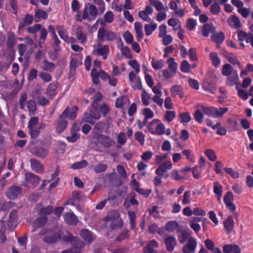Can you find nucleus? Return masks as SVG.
<instances>
[{"label": "nucleus", "instance_id": "obj_1", "mask_svg": "<svg viewBox=\"0 0 253 253\" xmlns=\"http://www.w3.org/2000/svg\"><path fill=\"white\" fill-rule=\"evenodd\" d=\"M78 110V107L77 106H73L71 109L69 107H66L57 121L56 130L57 132H62L67 127L68 122L64 118H67L70 120H74L76 118Z\"/></svg>", "mask_w": 253, "mask_h": 253}, {"label": "nucleus", "instance_id": "obj_2", "mask_svg": "<svg viewBox=\"0 0 253 253\" xmlns=\"http://www.w3.org/2000/svg\"><path fill=\"white\" fill-rule=\"evenodd\" d=\"M39 235L44 236L42 241L49 244H54L61 238L60 233L55 232L47 228L42 229Z\"/></svg>", "mask_w": 253, "mask_h": 253}, {"label": "nucleus", "instance_id": "obj_3", "mask_svg": "<svg viewBox=\"0 0 253 253\" xmlns=\"http://www.w3.org/2000/svg\"><path fill=\"white\" fill-rule=\"evenodd\" d=\"M101 114L99 111V107L88 108V112L84 113L82 121L91 125H94L96 120L100 119Z\"/></svg>", "mask_w": 253, "mask_h": 253}, {"label": "nucleus", "instance_id": "obj_4", "mask_svg": "<svg viewBox=\"0 0 253 253\" xmlns=\"http://www.w3.org/2000/svg\"><path fill=\"white\" fill-rule=\"evenodd\" d=\"M97 9L95 5L90 3H87L85 4L84 8L83 10L82 17L84 19H87L88 21L94 19L97 15Z\"/></svg>", "mask_w": 253, "mask_h": 253}, {"label": "nucleus", "instance_id": "obj_5", "mask_svg": "<svg viewBox=\"0 0 253 253\" xmlns=\"http://www.w3.org/2000/svg\"><path fill=\"white\" fill-rule=\"evenodd\" d=\"M116 33L104 27L99 29L97 34L98 39L101 41H113L117 38Z\"/></svg>", "mask_w": 253, "mask_h": 253}, {"label": "nucleus", "instance_id": "obj_6", "mask_svg": "<svg viewBox=\"0 0 253 253\" xmlns=\"http://www.w3.org/2000/svg\"><path fill=\"white\" fill-rule=\"evenodd\" d=\"M25 186L31 185L33 188L36 187L41 180L40 177L38 175L31 172L26 173L25 174Z\"/></svg>", "mask_w": 253, "mask_h": 253}, {"label": "nucleus", "instance_id": "obj_7", "mask_svg": "<svg viewBox=\"0 0 253 253\" xmlns=\"http://www.w3.org/2000/svg\"><path fill=\"white\" fill-rule=\"evenodd\" d=\"M22 192V188L19 186L12 185L5 192L6 196L10 200L15 199Z\"/></svg>", "mask_w": 253, "mask_h": 253}, {"label": "nucleus", "instance_id": "obj_8", "mask_svg": "<svg viewBox=\"0 0 253 253\" xmlns=\"http://www.w3.org/2000/svg\"><path fill=\"white\" fill-rule=\"evenodd\" d=\"M197 245V242L195 238H189L187 243L182 248V253H195Z\"/></svg>", "mask_w": 253, "mask_h": 253}, {"label": "nucleus", "instance_id": "obj_9", "mask_svg": "<svg viewBox=\"0 0 253 253\" xmlns=\"http://www.w3.org/2000/svg\"><path fill=\"white\" fill-rule=\"evenodd\" d=\"M72 248L64 250L62 253H81L82 249L84 247V244L83 242L79 240L71 244Z\"/></svg>", "mask_w": 253, "mask_h": 253}, {"label": "nucleus", "instance_id": "obj_10", "mask_svg": "<svg viewBox=\"0 0 253 253\" xmlns=\"http://www.w3.org/2000/svg\"><path fill=\"white\" fill-rule=\"evenodd\" d=\"M97 143L105 147H110L114 143V141L110 137L103 134H99L96 137Z\"/></svg>", "mask_w": 253, "mask_h": 253}, {"label": "nucleus", "instance_id": "obj_11", "mask_svg": "<svg viewBox=\"0 0 253 253\" xmlns=\"http://www.w3.org/2000/svg\"><path fill=\"white\" fill-rule=\"evenodd\" d=\"M119 214L117 211L110 212L108 215L105 217L104 220L106 221L108 223L111 222L110 226L112 229L115 228L117 226V223L119 221Z\"/></svg>", "mask_w": 253, "mask_h": 253}, {"label": "nucleus", "instance_id": "obj_12", "mask_svg": "<svg viewBox=\"0 0 253 253\" xmlns=\"http://www.w3.org/2000/svg\"><path fill=\"white\" fill-rule=\"evenodd\" d=\"M31 152L36 156L43 159L48 155V150L46 148L34 147L31 150Z\"/></svg>", "mask_w": 253, "mask_h": 253}, {"label": "nucleus", "instance_id": "obj_13", "mask_svg": "<svg viewBox=\"0 0 253 253\" xmlns=\"http://www.w3.org/2000/svg\"><path fill=\"white\" fill-rule=\"evenodd\" d=\"M164 243L166 245L167 250L170 252H172L177 244L176 240L175 237L169 236L164 240Z\"/></svg>", "mask_w": 253, "mask_h": 253}, {"label": "nucleus", "instance_id": "obj_14", "mask_svg": "<svg viewBox=\"0 0 253 253\" xmlns=\"http://www.w3.org/2000/svg\"><path fill=\"white\" fill-rule=\"evenodd\" d=\"M30 162L32 170L39 173H42L43 172L44 169L43 166L39 161L32 158L30 159Z\"/></svg>", "mask_w": 253, "mask_h": 253}, {"label": "nucleus", "instance_id": "obj_15", "mask_svg": "<svg viewBox=\"0 0 253 253\" xmlns=\"http://www.w3.org/2000/svg\"><path fill=\"white\" fill-rule=\"evenodd\" d=\"M80 235L83 240L88 244H90L95 238L94 235L88 229H82L80 231Z\"/></svg>", "mask_w": 253, "mask_h": 253}, {"label": "nucleus", "instance_id": "obj_16", "mask_svg": "<svg viewBox=\"0 0 253 253\" xmlns=\"http://www.w3.org/2000/svg\"><path fill=\"white\" fill-rule=\"evenodd\" d=\"M227 80L226 84L230 86H233L234 85H239L240 84L239 78L237 71H234L233 74L227 76Z\"/></svg>", "mask_w": 253, "mask_h": 253}, {"label": "nucleus", "instance_id": "obj_17", "mask_svg": "<svg viewBox=\"0 0 253 253\" xmlns=\"http://www.w3.org/2000/svg\"><path fill=\"white\" fill-rule=\"evenodd\" d=\"M17 212L15 210L12 211L9 216L7 221L8 227L11 229H14L17 226Z\"/></svg>", "mask_w": 253, "mask_h": 253}, {"label": "nucleus", "instance_id": "obj_18", "mask_svg": "<svg viewBox=\"0 0 253 253\" xmlns=\"http://www.w3.org/2000/svg\"><path fill=\"white\" fill-rule=\"evenodd\" d=\"M65 222L70 225H76L78 222L77 216L73 212H66L64 214Z\"/></svg>", "mask_w": 253, "mask_h": 253}, {"label": "nucleus", "instance_id": "obj_19", "mask_svg": "<svg viewBox=\"0 0 253 253\" xmlns=\"http://www.w3.org/2000/svg\"><path fill=\"white\" fill-rule=\"evenodd\" d=\"M58 34L60 37L67 42H70L71 41L75 40L73 38H69L66 34V30L62 26H57L56 27Z\"/></svg>", "mask_w": 253, "mask_h": 253}, {"label": "nucleus", "instance_id": "obj_20", "mask_svg": "<svg viewBox=\"0 0 253 253\" xmlns=\"http://www.w3.org/2000/svg\"><path fill=\"white\" fill-rule=\"evenodd\" d=\"M172 168V163L171 161H168L164 163H162L159 165V175L160 173H165L166 177L168 176V174L166 172L168 170L171 169Z\"/></svg>", "mask_w": 253, "mask_h": 253}, {"label": "nucleus", "instance_id": "obj_21", "mask_svg": "<svg viewBox=\"0 0 253 253\" xmlns=\"http://www.w3.org/2000/svg\"><path fill=\"white\" fill-rule=\"evenodd\" d=\"M157 242L155 240L150 241L147 244V246L143 250L144 253H157L155 250L158 247Z\"/></svg>", "mask_w": 253, "mask_h": 253}, {"label": "nucleus", "instance_id": "obj_22", "mask_svg": "<svg viewBox=\"0 0 253 253\" xmlns=\"http://www.w3.org/2000/svg\"><path fill=\"white\" fill-rule=\"evenodd\" d=\"M47 221V218L46 216H42L38 218L33 223V226L34 227V229L32 230V232H35L36 229L39 228L44 225Z\"/></svg>", "mask_w": 253, "mask_h": 253}, {"label": "nucleus", "instance_id": "obj_23", "mask_svg": "<svg viewBox=\"0 0 253 253\" xmlns=\"http://www.w3.org/2000/svg\"><path fill=\"white\" fill-rule=\"evenodd\" d=\"M215 28L213 24L211 23L205 24L202 28V35L204 37H208L210 33H214Z\"/></svg>", "mask_w": 253, "mask_h": 253}, {"label": "nucleus", "instance_id": "obj_24", "mask_svg": "<svg viewBox=\"0 0 253 253\" xmlns=\"http://www.w3.org/2000/svg\"><path fill=\"white\" fill-rule=\"evenodd\" d=\"M223 251L224 253H240L239 247L236 245H226L223 246Z\"/></svg>", "mask_w": 253, "mask_h": 253}, {"label": "nucleus", "instance_id": "obj_25", "mask_svg": "<svg viewBox=\"0 0 253 253\" xmlns=\"http://www.w3.org/2000/svg\"><path fill=\"white\" fill-rule=\"evenodd\" d=\"M97 52L99 55L103 56V59H106L109 52V46L107 45H103L101 44H98Z\"/></svg>", "mask_w": 253, "mask_h": 253}, {"label": "nucleus", "instance_id": "obj_26", "mask_svg": "<svg viewBox=\"0 0 253 253\" xmlns=\"http://www.w3.org/2000/svg\"><path fill=\"white\" fill-rule=\"evenodd\" d=\"M134 29L136 34V38L138 42L141 40L143 37V33L142 31V24L138 22H136L134 24Z\"/></svg>", "mask_w": 253, "mask_h": 253}, {"label": "nucleus", "instance_id": "obj_27", "mask_svg": "<svg viewBox=\"0 0 253 253\" xmlns=\"http://www.w3.org/2000/svg\"><path fill=\"white\" fill-rule=\"evenodd\" d=\"M229 25L234 28L237 29L241 27V24L239 18L236 16L233 15L227 20Z\"/></svg>", "mask_w": 253, "mask_h": 253}, {"label": "nucleus", "instance_id": "obj_28", "mask_svg": "<svg viewBox=\"0 0 253 253\" xmlns=\"http://www.w3.org/2000/svg\"><path fill=\"white\" fill-rule=\"evenodd\" d=\"M40 67L44 71L52 72L55 69L56 66L54 63L43 60L42 62Z\"/></svg>", "mask_w": 253, "mask_h": 253}, {"label": "nucleus", "instance_id": "obj_29", "mask_svg": "<svg viewBox=\"0 0 253 253\" xmlns=\"http://www.w3.org/2000/svg\"><path fill=\"white\" fill-rule=\"evenodd\" d=\"M147 128L152 134H158V120L155 119L151 122L148 124Z\"/></svg>", "mask_w": 253, "mask_h": 253}, {"label": "nucleus", "instance_id": "obj_30", "mask_svg": "<svg viewBox=\"0 0 253 253\" xmlns=\"http://www.w3.org/2000/svg\"><path fill=\"white\" fill-rule=\"evenodd\" d=\"M234 225L233 216L230 215L224 222V226L227 233H229L232 230Z\"/></svg>", "mask_w": 253, "mask_h": 253}, {"label": "nucleus", "instance_id": "obj_31", "mask_svg": "<svg viewBox=\"0 0 253 253\" xmlns=\"http://www.w3.org/2000/svg\"><path fill=\"white\" fill-rule=\"evenodd\" d=\"M201 110L206 115L215 118L216 108L213 107L201 106Z\"/></svg>", "mask_w": 253, "mask_h": 253}, {"label": "nucleus", "instance_id": "obj_32", "mask_svg": "<svg viewBox=\"0 0 253 253\" xmlns=\"http://www.w3.org/2000/svg\"><path fill=\"white\" fill-rule=\"evenodd\" d=\"M182 91V87L179 85H174L172 86L170 89L171 95L173 96L178 95L181 98L183 97V94Z\"/></svg>", "mask_w": 253, "mask_h": 253}, {"label": "nucleus", "instance_id": "obj_33", "mask_svg": "<svg viewBox=\"0 0 253 253\" xmlns=\"http://www.w3.org/2000/svg\"><path fill=\"white\" fill-rule=\"evenodd\" d=\"M104 19V21L102 20L100 21V24L102 26H104L106 23H112L114 19V15L112 12L108 11L105 14Z\"/></svg>", "mask_w": 253, "mask_h": 253}, {"label": "nucleus", "instance_id": "obj_34", "mask_svg": "<svg viewBox=\"0 0 253 253\" xmlns=\"http://www.w3.org/2000/svg\"><path fill=\"white\" fill-rule=\"evenodd\" d=\"M76 36L80 42L82 43H84L86 41V36L82 31L81 27H78L76 31Z\"/></svg>", "mask_w": 253, "mask_h": 253}, {"label": "nucleus", "instance_id": "obj_35", "mask_svg": "<svg viewBox=\"0 0 253 253\" xmlns=\"http://www.w3.org/2000/svg\"><path fill=\"white\" fill-rule=\"evenodd\" d=\"M234 71H236V70H234L232 66L229 64H226L222 67V74L225 76H229L233 74Z\"/></svg>", "mask_w": 253, "mask_h": 253}, {"label": "nucleus", "instance_id": "obj_36", "mask_svg": "<svg viewBox=\"0 0 253 253\" xmlns=\"http://www.w3.org/2000/svg\"><path fill=\"white\" fill-rule=\"evenodd\" d=\"M168 10V6L165 7L163 3L159 1V22L164 20L167 16L166 11Z\"/></svg>", "mask_w": 253, "mask_h": 253}, {"label": "nucleus", "instance_id": "obj_37", "mask_svg": "<svg viewBox=\"0 0 253 253\" xmlns=\"http://www.w3.org/2000/svg\"><path fill=\"white\" fill-rule=\"evenodd\" d=\"M62 240L65 242L70 243L71 244L79 239L74 237L71 233L67 232L66 235L61 236Z\"/></svg>", "mask_w": 253, "mask_h": 253}, {"label": "nucleus", "instance_id": "obj_38", "mask_svg": "<svg viewBox=\"0 0 253 253\" xmlns=\"http://www.w3.org/2000/svg\"><path fill=\"white\" fill-rule=\"evenodd\" d=\"M224 39V34L222 32L217 33L214 32L211 38V40L216 43H221L223 41Z\"/></svg>", "mask_w": 253, "mask_h": 253}, {"label": "nucleus", "instance_id": "obj_39", "mask_svg": "<svg viewBox=\"0 0 253 253\" xmlns=\"http://www.w3.org/2000/svg\"><path fill=\"white\" fill-rule=\"evenodd\" d=\"M77 60L75 59H72L70 63V70L69 73V78H71L73 77L76 72L77 68Z\"/></svg>", "mask_w": 253, "mask_h": 253}, {"label": "nucleus", "instance_id": "obj_40", "mask_svg": "<svg viewBox=\"0 0 253 253\" xmlns=\"http://www.w3.org/2000/svg\"><path fill=\"white\" fill-rule=\"evenodd\" d=\"M178 227V223L175 221H169L166 226V229L169 232H172Z\"/></svg>", "mask_w": 253, "mask_h": 253}, {"label": "nucleus", "instance_id": "obj_41", "mask_svg": "<svg viewBox=\"0 0 253 253\" xmlns=\"http://www.w3.org/2000/svg\"><path fill=\"white\" fill-rule=\"evenodd\" d=\"M167 63L169 65V69L175 74L177 69V64L175 62L174 59L172 57L169 58L168 60Z\"/></svg>", "mask_w": 253, "mask_h": 253}, {"label": "nucleus", "instance_id": "obj_42", "mask_svg": "<svg viewBox=\"0 0 253 253\" xmlns=\"http://www.w3.org/2000/svg\"><path fill=\"white\" fill-rule=\"evenodd\" d=\"M53 211V207L51 206H48L46 207H43L38 210L39 215H48Z\"/></svg>", "mask_w": 253, "mask_h": 253}, {"label": "nucleus", "instance_id": "obj_43", "mask_svg": "<svg viewBox=\"0 0 253 253\" xmlns=\"http://www.w3.org/2000/svg\"><path fill=\"white\" fill-rule=\"evenodd\" d=\"M44 127L42 124H39L38 127L37 128L36 127L29 128L31 137L34 138H37L40 133V129H43Z\"/></svg>", "mask_w": 253, "mask_h": 253}, {"label": "nucleus", "instance_id": "obj_44", "mask_svg": "<svg viewBox=\"0 0 253 253\" xmlns=\"http://www.w3.org/2000/svg\"><path fill=\"white\" fill-rule=\"evenodd\" d=\"M249 37V34H247L246 32L243 31H240L238 33V38L239 41H240L241 45L243 46H245V44L243 43L244 41H246V42H247V39Z\"/></svg>", "mask_w": 253, "mask_h": 253}, {"label": "nucleus", "instance_id": "obj_45", "mask_svg": "<svg viewBox=\"0 0 253 253\" xmlns=\"http://www.w3.org/2000/svg\"><path fill=\"white\" fill-rule=\"evenodd\" d=\"M57 88V83H50L46 90L47 94L50 96H54L55 95V90Z\"/></svg>", "mask_w": 253, "mask_h": 253}, {"label": "nucleus", "instance_id": "obj_46", "mask_svg": "<svg viewBox=\"0 0 253 253\" xmlns=\"http://www.w3.org/2000/svg\"><path fill=\"white\" fill-rule=\"evenodd\" d=\"M33 21V17L30 14H26L25 18L23 19V22H21L19 24V28L21 29L23 28L25 25H30Z\"/></svg>", "mask_w": 253, "mask_h": 253}, {"label": "nucleus", "instance_id": "obj_47", "mask_svg": "<svg viewBox=\"0 0 253 253\" xmlns=\"http://www.w3.org/2000/svg\"><path fill=\"white\" fill-rule=\"evenodd\" d=\"M188 234L185 230H180L178 232V238L179 243L183 244L188 239Z\"/></svg>", "mask_w": 253, "mask_h": 253}, {"label": "nucleus", "instance_id": "obj_48", "mask_svg": "<svg viewBox=\"0 0 253 253\" xmlns=\"http://www.w3.org/2000/svg\"><path fill=\"white\" fill-rule=\"evenodd\" d=\"M88 162L86 160H82L72 164L70 168L72 169H80L85 168L88 165Z\"/></svg>", "mask_w": 253, "mask_h": 253}, {"label": "nucleus", "instance_id": "obj_49", "mask_svg": "<svg viewBox=\"0 0 253 253\" xmlns=\"http://www.w3.org/2000/svg\"><path fill=\"white\" fill-rule=\"evenodd\" d=\"M102 98V94L97 92L93 96V101L91 103V106L92 107H99L98 103L101 101Z\"/></svg>", "mask_w": 253, "mask_h": 253}, {"label": "nucleus", "instance_id": "obj_50", "mask_svg": "<svg viewBox=\"0 0 253 253\" xmlns=\"http://www.w3.org/2000/svg\"><path fill=\"white\" fill-rule=\"evenodd\" d=\"M128 215L130 220V228L134 229L135 227V212L133 211H128Z\"/></svg>", "mask_w": 253, "mask_h": 253}, {"label": "nucleus", "instance_id": "obj_51", "mask_svg": "<svg viewBox=\"0 0 253 253\" xmlns=\"http://www.w3.org/2000/svg\"><path fill=\"white\" fill-rule=\"evenodd\" d=\"M27 107L30 115H34L37 110L36 103L34 101L30 100L27 102Z\"/></svg>", "mask_w": 253, "mask_h": 253}, {"label": "nucleus", "instance_id": "obj_52", "mask_svg": "<svg viewBox=\"0 0 253 253\" xmlns=\"http://www.w3.org/2000/svg\"><path fill=\"white\" fill-rule=\"evenodd\" d=\"M180 122L181 123H187L191 120V117L189 113H182L179 115Z\"/></svg>", "mask_w": 253, "mask_h": 253}, {"label": "nucleus", "instance_id": "obj_53", "mask_svg": "<svg viewBox=\"0 0 253 253\" xmlns=\"http://www.w3.org/2000/svg\"><path fill=\"white\" fill-rule=\"evenodd\" d=\"M210 57L214 66L216 67L219 65L220 63V60L216 53L211 52L210 55Z\"/></svg>", "mask_w": 253, "mask_h": 253}, {"label": "nucleus", "instance_id": "obj_54", "mask_svg": "<svg viewBox=\"0 0 253 253\" xmlns=\"http://www.w3.org/2000/svg\"><path fill=\"white\" fill-rule=\"evenodd\" d=\"M213 192L218 196V199H220L222 195V188L218 182H214Z\"/></svg>", "mask_w": 253, "mask_h": 253}, {"label": "nucleus", "instance_id": "obj_55", "mask_svg": "<svg viewBox=\"0 0 253 253\" xmlns=\"http://www.w3.org/2000/svg\"><path fill=\"white\" fill-rule=\"evenodd\" d=\"M227 60L233 65L237 64L238 66H240V64L237 59V57L233 53H229L226 56Z\"/></svg>", "mask_w": 253, "mask_h": 253}, {"label": "nucleus", "instance_id": "obj_56", "mask_svg": "<svg viewBox=\"0 0 253 253\" xmlns=\"http://www.w3.org/2000/svg\"><path fill=\"white\" fill-rule=\"evenodd\" d=\"M202 111L197 109L194 114V117L195 120L199 124L202 123L204 115Z\"/></svg>", "mask_w": 253, "mask_h": 253}, {"label": "nucleus", "instance_id": "obj_57", "mask_svg": "<svg viewBox=\"0 0 253 253\" xmlns=\"http://www.w3.org/2000/svg\"><path fill=\"white\" fill-rule=\"evenodd\" d=\"M157 24H154L152 25L146 24L145 25V31L146 35L149 36L152 34L153 31L155 30L157 28Z\"/></svg>", "mask_w": 253, "mask_h": 253}, {"label": "nucleus", "instance_id": "obj_58", "mask_svg": "<svg viewBox=\"0 0 253 253\" xmlns=\"http://www.w3.org/2000/svg\"><path fill=\"white\" fill-rule=\"evenodd\" d=\"M205 155L208 157V159L212 161H215L217 158L214 152L211 149H207L205 151Z\"/></svg>", "mask_w": 253, "mask_h": 253}, {"label": "nucleus", "instance_id": "obj_59", "mask_svg": "<svg viewBox=\"0 0 253 253\" xmlns=\"http://www.w3.org/2000/svg\"><path fill=\"white\" fill-rule=\"evenodd\" d=\"M197 25V21L193 18H189L187 20L186 27L190 31L193 30Z\"/></svg>", "mask_w": 253, "mask_h": 253}, {"label": "nucleus", "instance_id": "obj_60", "mask_svg": "<svg viewBox=\"0 0 253 253\" xmlns=\"http://www.w3.org/2000/svg\"><path fill=\"white\" fill-rule=\"evenodd\" d=\"M99 111L100 114H102L103 116H105L109 113L110 109L106 104L103 103L100 106H99Z\"/></svg>", "mask_w": 253, "mask_h": 253}, {"label": "nucleus", "instance_id": "obj_61", "mask_svg": "<svg viewBox=\"0 0 253 253\" xmlns=\"http://www.w3.org/2000/svg\"><path fill=\"white\" fill-rule=\"evenodd\" d=\"M190 69V65L187 60H184L181 62L180 70L183 73H188Z\"/></svg>", "mask_w": 253, "mask_h": 253}, {"label": "nucleus", "instance_id": "obj_62", "mask_svg": "<svg viewBox=\"0 0 253 253\" xmlns=\"http://www.w3.org/2000/svg\"><path fill=\"white\" fill-rule=\"evenodd\" d=\"M107 168V166L105 164L99 163L97 165L94 169V171L98 173L104 171Z\"/></svg>", "mask_w": 253, "mask_h": 253}, {"label": "nucleus", "instance_id": "obj_63", "mask_svg": "<svg viewBox=\"0 0 253 253\" xmlns=\"http://www.w3.org/2000/svg\"><path fill=\"white\" fill-rule=\"evenodd\" d=\"M35 16L38 18L46 19L47 18V13L43 10L38 9L35 12Z\"/></svg>", "mask_w": 253, "mask_h": 253}, {"label": "nucleus", "instance_id": "obj_64", "mask_svg": "<svg viewBox=\"0 0 253 253\" xmlns=\"http://www.w3.org/2000/svg\"><path fill=\"white\" fill-rule=\"evenodd\" d=\"M39 76L45 82H49L52 80L51 76L46 72H40Z\"/></svg>", "mask_w": 253, "mask_h": 253}]
</instances>
